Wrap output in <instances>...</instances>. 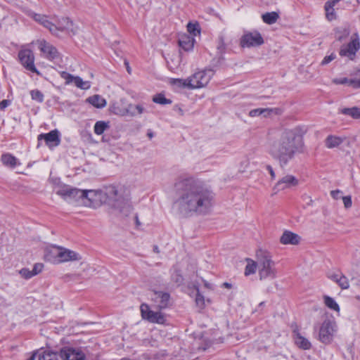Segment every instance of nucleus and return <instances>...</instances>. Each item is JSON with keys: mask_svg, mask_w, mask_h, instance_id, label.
<instances>
[{"mask_svg": "<svg viewBox=\"0 0 360 360\" xmlns=\"http://www.w3.org/2000/svg\"><path fill=\"white\" fill-rule=\"evenodd\" d=\"M329 278L335 282L342 289H347L349 283L347 278L341 273H333L328 276Z\"/></svg>", "mask_w": 360, "mask_h": 360, "instance_id": "21", "label": "nucleus"}, {"mask_svg": "<svg viewBox=\"0 0 360 360\" xmlns=\"http://www.w3.org/2000/svg\"><path fill=\"white\" fill-rule=\"evenodd\" d=\"M177 198L173 207L183 217L208 214L214 204V194L203 181L193 176L179 179L175 184Z\"/></svg>", "mask_w": 360, "mask_h": 360, "instance_id": "1", "label": "nucleus"}, {"mask_svg": "<svg viewBox=\"0 0 360 360\" xmlns=\"http://www.w3.org/2000/svg\"><path fill=\"white\" fill-rule=\"evenodd\" d=\"M349 34V30L348 28H338L335 32V37L340 41H342L343 39H346Z\"/></svg>", "mask_w": 360, "mask_h": 360, "instance_id": "39", "label": "nucleus"}, {"mask_svg": "<svg viewBox=\"0 0 360 360\" xmlns=\"http://www.w3.org/2000/svg\"><path fill=\"white\" fill-rule=\"evenodd\" d=\"M205 286L207 288H211L210 284L206 281L205 282Z\"/></svg>", "mask_w": 360, "mask_h": 360, "instance_id": "61", "label": "nucleus"}, {"mask_svg": "<svg viewBox=\"0 0 360 360\" xmlns=\"http://www.w3.org/2000/svg\"><path fill=\"white\" fill-rule=\"evenodd\" d=\"M258 264L252 259H248V264L245 266V274L246 276L255 273Z\"/></svg>", "mask_w": 360, "mask_h": 360, "instance_id": "40", "label": "nucleus"}, {"mask_svg": "<svg viewBox=\"0 0 360 360\" xmlns=\"http://www.w3.org/2000/svg\"><path fill=\"white\" fill-rule=\"evenodd\" d=\"M341 0H330V1H328L325 4V7H329L330 8H333L335 6V4H337Z\"/></svg>", "mask_w": 360, "mask_h": 360, "instance_id": "54", "label": "nucleus"}, {"mask_svg": "<svg viewBox=\"0 0 360 360\" xmlns=\"http://www.w3.org/2000/svg\"><path fill=\"white\" fill-rule=\"evenodd\" d=\"M1 160L5 166L14 168L18 164V160L10 153L3 154Z\"/></svg>", "mask_w": 360, "mask_h": 360, "instance_id": "29", "label": "nucleus"}, {"mask_svg": "<svg viewBox=\"0 0 360 360\" xmlns=\"http://www.w3.org/2000/svg\"><path fill=\"white\" fill-rule=\"evenodd\" d=\"M86 101L97 108H103L107 104L106 100L98 94L89 96Z\"/></svg>", "mask_w": 360, "mask_h": 360, "instance_id": "25", "label": "nucleus"}, {"mask_svg": "<svg viewBox=\"0 0 360 360\" xmlns=\"http://www.w3.org/2000/svg\"><path fill=\"white\" fill-rule=\"evenodd\" d=\"M49 253L55 257V259L52 260L49 254L46 255V259L51 262H66L81 259L78 253L62 248H53Z\"/></svg>", "mask_w": 360, "mask_h": 360, "instance_id": "4", "label": "nucleus"}, {"mask_svg": "<svg viewBox=\"0 0 360 360\" xmlns=\"http://www.w3.org/2000/svg\"><path fill=\"white\" fill-rule=\"evenodd\" d=\"M299 184V180L293 175L287 174L282 177L274 186V190L276 192L278 191L290 188L297 186Z\"/></svg>", "mask_w": 360, "mask_h": 360, "instance_id": "14", "label": "nucleus"}, {"mask_svg": "<svg viewBox=\"0 0 360 360\" xmlns=\"http://www.w3.org/2000/svg\"><path fill=\"white\" fill-rule=\"evenodd\" d=\"M134 108L136 109L137 114L139 115H141L145 112V109L141 105H137L134 106Z\"/></svg>", "mask_w": 360, "mask_h": 360, "instance_id": "57", "label": "nucleus"}, {"mask_svg": "<svg viewBox=\"0 0 360 360\" xmlns=\"http://www.w3.org/2000/svg\"><path fill=\"white\" fill-rule=\"evenodd\" d=\"M304 146L303 139L300 135L294 130H285L272 142L269 153L283 168L297 154L304 152Z\"/></svg>", "mask_w": 360, "mask_h": 360, "instance_id": "2", "label": "nucleus"}, {"mask_svg": "<svg viewBox=\"0 0 360 360\" xmlns=\"http://www.w3.org/2000/svg\"><path fill=\"white\" fill-rule=\"evenodd\" d=\"M187 30L191 34H192L191 37L194 38V37L200 34L199 25L197 23L194 24L189 22L187 25Z\"/></svg>", "mask_w": 360, "mask_h": 360, "instance_id": "43", "label": "nucleus"}, {"mask_svg": "<svg viewBox=\"0 0 360 360\" xmlns=\"http://www.w3.org/2000/svg\"><path fill=\"white\" fill-rule=\"evenodd\" d=\"M56 25V32H71L73 34H75L76 30L73 27L72 21L70 20L68 18H62L59 19Z\"/></svg>", "mask_w": 360, "mask_h": 360, "instance_id": "17", "label": "nucleus"}, {"mask_svg": "<svg viewBox=\"0 0 360 360\" xmlns=\"http://www.w3.org/2000/svg\"><path fill=\"white\" fill-rule=\"evenodd\" d=\"M172 278L175 283L178 284H181L184 280L182 276L180 274L178 270L174 271L172 275Z\"/></svg>", "mask_w": 360, "mask_h": 360, "instance_id": "47", "label": "nucleus"}, {"mask_svg": "<svg viewBox=\"0 0 360 360\" xmlns=\"http://www.w3.org/2000/svg\"><path fill=\"white\" fill-rule=\"evenodd\" d=\"M30 96L32 100L37 101L38 103H42L44 101V94L38 89L30 91Z\"/></svg>", "mask_w": 360, "mask_h": 360, "instance_id": "42", "label": "nucleus"}, {"mask_svg": "<svg viewBox=\"0 0 360 360\" xmlns=\"http://www.w3.org/2000/svg\"><path fill=\"white\" fill-rule=\"evenodd\" d=\"M336 330L337 326L335 321L333 319H326L322 323L319 329V340L324 344L330 343Z\"/></svg>", "mask_w": 360, "mask_h": 360, "instance_id": "5", "label": "nucleus"}, {"mask_svg": "<svg viewBox=\"0 0 360 360\" xmlns=\"http://www.w3.org/2000/svg\"><path fill=\"white\" fill-rule=\"evenodd\" d=\"M36 354H37V353L34 352L32 354V355L27 360H35Z\"/></svg>", "mask_w": 360, "mask_h": 360, "instance_id": "60", "label": "nucleus"}, {"mask_svg": "<svg viewBox=\"0 0 360 360\" xmlns=\"http://www.w3.org/2000/svg\"><path fill=\"white\" fill-rule=\"evenodd\" d=\"M345 140V138L344 137L329 135L325 140V145L328 148H333L339 146Z\"/></svg>", "mask_w": 360, "mask_h": 360, "instance_id": "24", "label": "nucleus"}, {"mask_svg": "<svg viewBox=\"0 0 360 360\" xmlns=\"http://www.w3.org/2000/svg\"><path fill=\"white\" fill-rule=\"evenodd\" d=\"M38 48L44 58L53 60L59 58L60 54L55 46L42 39L37 41Z\"/></svg>", "mask_w": 360, "mask_h": 360, "instance_id": "12", "label": "nucleus"}, {"mask_svg": "<svg viewBox=\"0 0 360 360\" xmlns=\"http://www.w3.org/2000/svg\"><path fill=\"white\" fill-rule=\"evenodd\" d=\"M295 344L302 349H309L311 347V342L304 337L297 333L295 337Z\"/></svg>", "mask_w": 360, "mask_h": 360, "instance_id": "30", "label": "nucleus"}, {"mask_svg": "<svg viewBox=\"0 0 360 360\" xmlns=\"http://www.w3.org/2000/svg\"><path fill=\"white\" fill-rule=\"evenodd\" d=\"M223 285H224V287L227 288H231V284H230V283H226V282L224 283H223Z\"/></svg>", "mask_w": 360, "mask_h": 360, "instance_id": "59", "label": "nucleus"}, {"mask_svg": "<svg viewBox=\"0 0 360 360\" xmlns=\"http://www.w3.org/2000/svg\"><path fill=\"white\" fill-rule=\"evenodd\" d=\"M11 104V101L9 100L4 99L0 102V110H4L6 108H7Z\"/></svg>", "mask_w": 360, "mask_h": 360, "instance_id": "55", "label": "nucleus"}, {"mask_svg": "<svg viewBox=\"0 0 360 360\" xmlns=\"http://www.w3.org/2000/svg\"><path fill=\"white\" fill-rule=\"evenodd\" d=\"M257 264L260 279L276 276L274 262L269 252L259 250L257 252Z\"/></svg>", "mask_w": 360, "mask_h": 360, "instance_id": "3", "label": "nucleus"}, {"mask_svg": "<svg viewBox=\"0 0 360 360\" xmlns=\"http://www.w3.org/2000/svg\"><path fill=\"white\" fill-rule=\"evenodd\" d=\"M85 194L82 196V205L86 207H96L99 206L103 200V193L102 191L83 190Z\"/></svg>", "mask_w": 360, "mask_h": 360, "instance_id": "7", "label": "nucleus"}, {"mask_svg": "<svg viewBox=\"0 0 360 360\" xmlns=\"http://www.w3.org/2000/svg\"><path fill=\"white\" fill-rule=\"evenodd\" d=\"M300 241V236L290 231H285L280 238L283 245H297Z\"/></svg>", "mask_w": 360, "mask_h": 360, "instance_id": "18", "label": "nucleus"}, {"mask_svg": "<svg viewBox=\"0 0 360 360\" xmlns=\"http://www.w3.org/2000/svg\"><path fill=\"white\" fill-rule=\"evenodd\" d=\"M271 109L269 108H257L250 111L249 115L250 117H257L261 115H264V117L270 115Z\"/></svg>", "mask_w": 360, "mask_h": 360, "instance_id": "38", "label": "nucleus"}, {"mask_svg": "<svg viewBox=\"0 0 360 360\" xmlns=\"http://www.w3.org/2000/svg\"><path fill=\"white\" fill-rule=\"evenodd\" d=\"M196 291H197V294H196V297H195V302H196L197 305L202 307L205 305L204 297H203V295H202L200 293L198 288H196Z\"/></svg>", "mask_w": 360, "mask_h": 360, "instance_id": "46", "label": "nucleus"}, {"mask_svg": "<svg viewBox=\"0 0 360 360\" xmlns=\"http://www.w3.org/2000/svg\"><path fill=\"white\" fill-rule=\"evenodd\" d=\"M325 304L330 309L334 310L335 311H340V307L335 300L327 295L323 297Z\"/></svg>", "mask_w": 360, "mask_h": 360, "instance_id": "36", "label": "nucleus"}, {"mask_svg": "<svg viewBox=\"0 0 360 360\" xmlns=\"http://www.w3.org/2000/svg\"><path fill=\"white\" fill-rule=\"evenodd\" d=\"M38 360H58L56 353L51 351H44L39 354Z\"/></svg>", "mask_w": 360, "mask_h": 360, "instance_id": "37", "label": "nucleus"}, {"mask_svg": "<svg viewBox=\"0 0 360 360\" xmlns=\"http://www.w3.org/2000/svg\"><path fill=\"white\" fill-rule=\"evenodd\" d=\"M124 64H125V65H126V66H127V70L128 73H129V74H130L131 70V68H130V67H129V63H128L127 60H125V61H124Z\"/></svg>", "mask_w": 360, "mask_h": 360, "instance_id": "58", "label": "nucleus"}, {"mask_svg": "<svg viewBox=\"0 0 360 360\" xmlns=\"http://www.w3.org/2000/svg\"><path fill=\"white\" fill-rule=\"evenodd\" d=\"M214 72L212 70H205L199 71L193 74L189 78V84L193 89L202 88L206 86L212 76Z\"/></svg>", "mask_w": 360, "mask_h": 360, "instance_id": "6", "label": "nucleus"}, {"mask_svg": "<svg viewBox=\"0 0 360 360\" xmlns=\"http://www.w3.org/2000/svg\"><path fill=\"white\" fill-rule=\"evenodd\" d=\"M153 101L155 103L161 104V105H166V104H170L172 103V101L169 99H167L165 97V96L162 94H158L153 96Z\"/></svg>", "mask_w": 360, "mask_h": 360, "instance_id": "41", "label": "nucleus"}, {"mask_svg": "<svg viewBox=\"0 0 360 360\" xmlns=\"http://www.w3.org/2000/svg\"><path fill=\"white\" fill-rule=\"evenodd\" d=\"M73 83L75 86L81 89L87 90L91 87V83L89 81H83V79L79 77L75 76Z\"/></svg>", "mask_w": 360, "mask_h": 360, "instance_id": "34", "label": "nucleus"}, {"mask_svg": "<svg viewBox=\"0 0 360 360\" xmlns=\"http://www.w3.org/2000/svg\"><path fill=\"white\" fill-rule=\"evenodd\" d=\"M344 205L346 208H349L352 206V198L349 195L342 197Z\"/></svg>", "mask_w": 360, "mask_h": 360, "instance_id": "51", "label": "nucleus"}, {"mask_svg": "<svg viewBox=\"0 0 360 360\" xmlns=\"http://www.w3.org/2000/svg\"><path fill=\"white\" fill-rule=\"evenodd\" d=\"M72 194L70 198L69 202H75L79 205H82V196L85 194L83 190L73 188Z\"/></svg>", "mask_w": 360, "mask_h": 360, "instance_id": "32", "label": "nucleus"}, {"mask_svg": "<svg viewBox=\"0 0 360 360\" xmlns=\"http://www.w3.org/2000/svg\"><path fill=\"white\" fill-rule=\"evenodd\" d=\"M266 169L269 171L270 175H271V177L272 179H274L275 177H276V174H275V172L272 168V167L271 165H266Z\"/></svg>", "mask_w": 360, "mask_h": 360, "instance_id": "56", "label": "nucleus"}, {"mask_svg": "<svg viewBox=\"0 0 360 360\" xmlns=\"http://www.w3.org/2000/svg\"><path fill=\"white\" fill-rule=\"evenodd\" d=\"M189 78H187L186 79H172L170 83L172 85H174L177 87L180 88H188L190 89H192L191 86L189 84Z\"/></svg>", "mask_w": 360, "mask_h": 360, "instance_id": "35", "label": "nucleus"}, {"mask_svg": "<svg viewBox=\"0 0 360 360\" xmlns=\"http://www.w3.org/2000/svg\"><path fill=\"white\" fill-rule=\"evenodd\" d=\"M264 304V302H262L259 303V306H263Z\"/></svg>", "mask_w": 360, "mask_h": 360, "instance_id": "62", "label": "nucleus"}, {"mask_svg": "<svg viewBox=\"0 0 360 360\" xmlns=\"http://www.w3.org/2000/svg\"><path fill=\"white\" fill-rule=\"evenodd\" d=\"M42 139L45 141L46 144L50 148L57 146L60 143L59 132L57 129L52 130L47 134H39L38 140L41 141Z\"/></svg>", "mask_w": 360, "mask_h": 360, "instance_id": "15", "label": "nucleus"}, {"mask_svg": "<svg viewBox=\"0 0 360 360\" xmlns=\"http://www.w3.org/2000/svg\"><path fill=\"white\" fill-rule=\"evenodd\" d=\"M140 310L142 318L150 323L163 324L166 321L165 315L163 313L151 310L147 304H142Z\"/></svg>", "mask_w": 360, "mask_h": 360, "instance_id": "8", "label": "nucleus"}, {"mask_svg": "<svg viewBox=\"0 0 360 360\" xmlns=\"http://www.w3.org/2000/svg\"><path fill=\"white\" fill-rule=\"evenodd\" d=\"M108 122H105L104 121H98L96 122L94 131V133L97 135H101L106 129L109 128Z\"/></svg>", "mask_w": 360, "mask_h": 360, "instance_id": "33", "label": "nucleus"}, {"mask_svg": "<svg viewBox=\"0 0 360 360\" xmlns=\"http://www.w3.org/2000/svg\"><path fill=\"white\" fill-rule=\"evenodd\" d=\"M102 191L109 201L117 202L121 197L117 187L113 185L106 186Z\"/></svg>", "mask_w": 360, "mask_h": 360, "instance_id": "20", "label": "nucleus"}, {"mask_svg": "<svg viewBox=\"0 0 360 360\" xmlns=\"http://www.w3.org/2000/svg\"><path fill=\"white\" fill-rule=\"evenodd\" d=\"M73 187L69 185H63L58 188L56 194L61 196L64 200L69 201L71 194H72Z\"/></svg>", "mask_w": 360, "mask_h": 360, "instance_id": "28", "label": "nucleus"}, {"mask_svg": "<svg viewBox=\"0 0 360 360\" xmlns=\"http://www.w3.org/2000/svg\"><path fill=\"white\" fill-rule=\"evenodd\" d=\"M60 75L61 78H63L65 81V84L66 85H69V84L73 83V81H74V79L75 77L65 71L60 72Z\"/></svg>", "mask_w": 360, "mask_h": 360, "instance_id": "44", "label": "nucleus"}, {"mask_svg": "<svg viewBox=\"0 0 360 360\" xmlns=\"http://www.w3.org/2000/svg\"><path fill=\"white\" fill-rule=\"evenodd\" d=\"M326 11V17L329 20L331 21L335 19L336 15L334 8H330L329 7H325Z\"/></svg>", "mask_w": 360, "mask_h": 360, "instance_id": "45", "label": "nucleus"}, {"mask_svg": "<svg viewBox=\"0 0 360 360\" xmlns=\"http://www.w3.org/2000/svg\"><path fill=\"white\" fill-rule=\"evenodd\" d=\"M152 300L156 307L160 309H165L169 304L170 295L169 293L162 291H155Z\"/></svg>", "mask_w": 360, "mask_h": 360, "instance_id": "16", "label": "nucleus"}, {"mask_svg": "<svg viewBox=\"0 0 360 360\" xmlns=\"http://www.w3.org/2000/svg\"><path fill=\"white\" fill-rule=\"evenodd\" d=\"M63 360H85V354L79 349L73 347H64L60 351Z\"/></svg>", "mask_w": 360, "mask_h": 360, "instance_id": "13", "label": "nucleus"}, {"mask_svg": "<svg viewBox=\"0 0 360 360\" xmlns=\"http://www.w3.org/2000/svg\"><path fill=\"white\" fill-rule=\"evenodd\" d=\"M333 83L335 84H347L348 86H351L354 89L360 88V79H348L346 77L335 78L333 79Z\"/></svg>", "mask_w": 360, "mask_h": 360, "instance_id": "26", "label": "nucleus"}, {"mask_svg": "<svg viewBox=\"0 0 360 360\" xmlns=\"http://www.w3.org/2000/svg\"><path fill=\"white\" fill-rule=\"evenodd\" d=\"M195 39L189 35H183L179 39V46L186 51H191L193 48Z\"/></svg>", "mask_w": 360, "mask_h": 360, "instance_id": "23", "label": "nucleus"}, {"mask_svg": "<svg viewBox=\"0 0 360 360\" xmlns=\"http://www.w3.org/2000/svg\"><path fill=\"white\" fill-rule=\"evenodd\" d=\"M356 37L346 44L342 45L340 49V55L342 57H347L350 60H353L356 56V52L360 49V42L358 34H355Z\"/></svg>", "mask_w": 360, "mask_h": 360, "instance_id": "10", "label": "nucleus"}, {"mask_svg": "<svg viewBox=\"0 0 360 360\" xmlns=\"http://www.w3.org/2000/svg\"><path fill=\"white\" fill-rule=\"evenodd\" d=\"M20 274L22 275L23 278L26 279L30 278L34 276V274H33L32 270L30 271L28 269H22L20 271Z\"/></svg>", "mask_w": 360, "mask_h": 360, "instance_id": "49", "label": "nucleus"}, {"mask_svg": "<svg viewBox=\"0 0 360 360\" xmlns=\"http://www.w3.org/2000/svg\"><path fill=\"white\" fill-rule=\"evenodd\" d=\"M18 58L22 65L27 70L39 74L34 66V56L33 52L28 49H21L18 52Z\"/></svg>", "mask_w": 360, "mask_h": 360, "instance_id": "9", "label": "nucleus"}, {"mask_svg": "<svg viewBox=\"0 0 360 360\" xmlns=\"http://www.w3.org/2000/svg\"><path fill=\"white\" fill-rule=\"evenodd\" d=\"M133 108L131 105H129L127 108H123L120 106V105L117 103L112 104L110 106V111L117 115L120 116H125L127 115H131V116H134L136 112L134 111H130V110Z\"/></svg>", "mask_w": 360, "mask_h": 360, "instance_id": "19", "label": "nucleus"}, {"mask_svg": "<svg viewBox=\"0 0 360 360\" xmlns=\"http://www.w3.org/2000/svg\"><path fill=\"white\" fill-rule=\"evenodd\" d=\"M262 20L264 22L268 25L274 24L279 18V14L277 12H267L262 15Z\"/></svg>", "mask_w": 360, "mask_h": 360, "instance_id": "31", "label": "nucleus"}, {"mask_svg": "<svg viewBox=\"0 0 360 360\" xmlns=\"http://www.w3.org/2000/svg\"><path fill=\"white\" fill-rule=\"evenodd\" d=\"M264 43L262 35L257 32L245 33L240 39V46L245 47L258 46Z\"/></svg>", "mask_w": 360, "mask_h": 360, "instance_id": "11", "label": "nucleus"}, {"mask_svg": "<svg viewBox=\"0 0 360 360\" xmlns=\"http://www.w3.org/2000/svg\"><path fill=\"white\" fill-rule=\"evenodd\" d=\"M44 265L41 263H37L34 265L32 269V272L34 274V276L39 274L43 269Z\"/></svg>", "mask_w": 360, "mask_h": 360, "instance_id": "50", "label": "nucleus"}, {"mask_svg": "<svg viewBox=\"0 0 360 360\" xmlns=\"http://www.w3.org/2000/svg\"><path fill=\"white\" fill-rule=\"evenodd\" d=\"M339 113L351 117L354 120L360 119V108H343L339 110Z\"/></svg>", "mask_w": 360, "mask_h": 360, "instance_id": "27", "label": "nucleus"}, {"mask_svg": "<svg viewBox=\"0 0 360 360\" xmlns=\"http://www.w3.org/2000/svg\"><path fill=\"white\" fill-rule=\"evenodd\" d=\"M335 58V53H331L330 55L326 56L323 59V60L321 62V64L322 65H327L329 63H330L332 60H333Z\"/></svg>", "mask_w": 360, "mask_h": 360, "instance_id": "52", "label": "nucleus"}, {"mask_svg": "<svg viewBox=\"0 0 360 360\" xmlns=\"http://www.w3.org/2000/svg\"><path fill=\"white\" fill-rule=\"evenodd\" d=\"M341 194H342V191H340V190H334V191H332L330 192V195L331 196L334 198V199H339L340 198H341Z\"/></svg>", "mask_w": 360, "mask_h": 360, "instance_id": "53", "label": "nucleus"}, {"mask_svg": "<svg viewBox=\"0 0 360 360\" xmlns=\"http://www.w3.org/2000/svg\"><path fill=\"white\" fill-rule=\"evenodd\" d=\"M34 19L44 27L49 29L52 34L58 35V33L56 32V25L50 22L46 16L41 14H34Z\"/></svg>", "mask_w": 360, "mask_h": 360, "instance_id": "22", "label": "nucleus"}, {"mask_svg": "<svg viewBox=\"0 0 360 360\" xmlns=\"http://www.w3.org/2000/svg\"><path fill=\"white\" fill-rule=\"evenodd\" d=\"M217 49H218L219 52L221 53H224L225 50H226V44L224 42V37L221 36L219 37Z\"/></svg>", "mask_w": 360, "mask_h": 360, "instance_id": "48", "label": "nucleus"}]
</instances>
